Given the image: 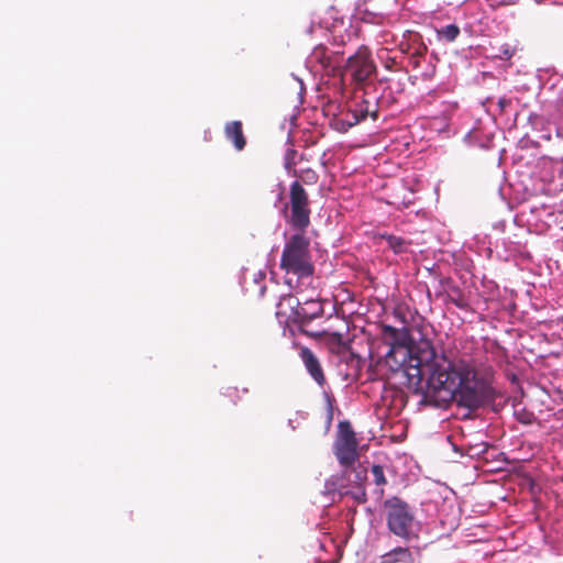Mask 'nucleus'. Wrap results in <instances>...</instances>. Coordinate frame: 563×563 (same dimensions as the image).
Wrapping results in <instances>:
<instances>
[{
	"instance_id": "20",
	"label": "nucleus",
	"mask_w": 563,
	"mask_h": 563,
	"mask_svg": "<svg viewBox=\"0 0 563 563\" xmlns=\"http://www.w3.org/2000/svg\"><path fill=\"white\" fill-rule=\"evenodd\" d=\"M355 110L357 111L358 118H361L362 121L365 120L368 115H371L374 120L377 119V112L376 111H371L369 110V104L365 100H363L362 102L357 103L355 106Z\"/></svg>"
},
{
	"instance_id": "6",
	"label": "nucleus",
	"mask_w": 563,
	"mask_h": 563,
	"mask_svg": "<svg viewBox=\"0 0 563 563\" xmlns=\"http://www.w3.org/2000/svg\"><path fill=\"white\" fill-rule=\"evenodd\" d=\"M375 70L376 66L371 57V51L366 46L358 47L355 54L347 58L344 66V71L357 85L366 82Z\"/></svg>"
},
{
	"instance_id": "7",
	"label": "nucleus",
	"mask_w": 563,
	"mask_h": 563,
	"mask_svg": "<svg viewBox=\"0 0 563 563\" xmlns=\"http://www.w3.org/2000/svg\"><path fill=\"white\" fill-rule=\"evenodd\" d=\"M300 302L294 295L283 296L276 306V317L285 322H299Z\"/></svg>"
},
{
	"instance_id": "15",
	"label": "nucleus",
	"mask_w": 563,
	"mask_h": 563,
	"mask_svg": "<svg viewBox=\"0 0 563 563\" xmlns=\"http://www.w3.org/2000/svg\"><path fill=\"white\" fill-rule=\"evenodd\" d=\"M438 35L446 42H454L460 35V27L456 24H449L438 30Z\"/></svg>"
},
{
	"instance_id": "13",
	"label": "nucleus",
	"mask_w": 563,
	"mask_h": 563,
	"mask_svg": "<svg viewBox=\"0 0 563 563\" xmlns=\"http://www.w3.org/2000/svg\"><path fill=\"white\" fill-rule=\"evenodd\" d=\"M380 239L386 241L387 246L395 253V254H401L408 251L409 246L411 245L410 241H407L406 239L401 236H396L393 234H382Z\"/></svg>"
},
{
	"instance_id": "16",
	"label": "nucleus",
	"mask_w": 563,
	"mask_h": 563,
	"mask_svg": "<svg viewBox=\"0 0 563 563\" xmlns=\"http://www.w3.org/2000/svg\"><path fill=\"white\" fill-rule=\"evenodd\" d=\"M297 156L298 152L294 148H288L285 154L284 167L292 176H297V169L295 168L298 163Z\"/></svg>"
},
{
	"instance_id": "25",
	"label": "nucleus",
	"mask_w": 563,
	"mask_h": 563,
	"mask_svg": "<svg viewBox=\"0 0 563 563\" xmlns=\"http://www.w3.org/2000/svg\"><path fill=\"white\" fill-rule=\"evenodd\" d=\"M500 111H505V109L510 104V99L506 98V97H501L498 99V102H497Z\"/></svg>"
},
{
	"instance_id": "23",
	"label": "nucleus",
	"mask_w": 563,
	"mask_h": 563,
	"mask_svg": "<svg viewBox=\"0 0 563 563\" xmlns=\"http://www.w3.org/2000/svg\"><path fill=\"white\" fill-rule=\"evenodd\" d=\"M426 51H427V47L422 46L419 49H417L416 53L412 54V56H411V65L415 68H418L420 66V58L423 56Z\"/></svg>"
},
{
	"instance_id": "22",
	"label": "nucleus",
	"mask_w": 563,
	"mask_h": 563,
	"mask_svg": "<svg viewBox=\"0 0 563 563\" xmlns=\"http://www.w3.org/2000/svg\"><path fill=\"white\" fill-rule=\"evenodd\" d=\"M362 120L361 118H358V113L357 111L354 109H351L349 110V113H347V119H346V123L347 125L351 128V126H354L356 125L357 123H360Z\"/></svg>"
},
{
	"instance_id": "26",
	"label": "nucleus",
	"mask_w": 563,
	"mask_h": 563,
	"mask_svg": "<svg viewBox=\"0 0 563 563\" xmlns=\"http://www.w3.org/2000/svg\"><path fill=\"white\" fill-rule=\"evenodd\" d=\"M224 395L228 396V397L233 398V397H235L238 395V388L236 387H228L225 389Z\"/></svg>"
},
{
	"instance_id": "27",
	"label": "nucleus",
	"mask_w": 563,
	"mask_h": 563,
	"mask_svg": "<svg viewBox=\"0 0 563 563\" xmlns=\"http://www.w3.org/2000/svg\"><path fill=\"white\" fill-rule=\"evenodd\" d=\"M390 67H391V63H387L386 68H390Z\"/></svg>"
},
{
	"instance_id": "17",
	"label": "nucleus",
	"mask_w": 563,
	"mask_h": 563,
	"mask_svg": "<svg viewBox=\"0 0 563 563\" xmlns=\"http://www.w3.org/2000/svg\"><path fill=\"white\" fill-rule=\"evenodd\" d=\"M296 177L301 180V184L306 185H314L319 178L318 174L311 168L302 169L300 172L297 170Z\"/></svg>"
},
{
	"instance_id": "18",
	"label": "nucleus",
	"mask_w": 563,
	"mask_h": 563,
	"mask_svg": "<svg viewBox=\"0 0 563 563\" xmlns=\"http://www.w3.org/2000/svg\"><path fill=\"white\" fill-rule=\"evenodd\" d=\"M516 52V48L508 43H503L497 47L494 57L499 59H510Z\"/></svg>"
},
{
	"instance_id": "10",
	"label": "nucleus",
	"mask_w": 563,
	"mask_h": 563,
	"mask_svg": "<svg viewBox=\"0 0 563 563\" xmlns=\"http://www.w3.org/2000/svg\"><path fill=\"white\" fill-rule=\"evenodd\" d=\"M380 559V563H417L413 552L408 547H396Z\"/></svg>"
},
{
	"instance_id": "9",
	"label": "nucleus",
	"mask_w": 563,
	"mask_h": 563,
	"mask_svg": "<svg viewBox=\"0 0 563 563\" xmlns=\"http://www.w3.org/2000/svg\"><path fill=\"white\" fill-rule=\"evenodd\" d=\"M339 53H333L324 45H317L310 54V63L320 65L322 70H334L340 64Z\"/></svg>"
},
{
	"instance_id": "8",
	"label": "nucleus",
	"mask_w": 563,
	"mask_h": 563,
	"mask_svg": "<svg viewBox=\"0 0 563 563\" xmlns=\"http://www.w3.org/2000/svg\"><path fill=\"white\" fill-rule=\"evenodd\" d=\"M300 358L307 369V372L310 374L312 379L320 386L323 387L325 384V376L322 369V366L318 360V357L314 355V353L306 346H302L299 352Z\"/></svg>"
},
{
	"instance_id": "1",
	"label": "nucleus",
	"mask_w": 563,
	"mask_h": 563,
	"mask_svg": "<svg viewBox=\"0 0 563 563\" xmlns=\"http://www.w3.org/2000/svg\"><path fill=\"white\" fill-rule=\"evenodd\" d=\"M394 356L409 380L420 384L426 377L421 405L445 408L451 401L475 410L494 398V389L486 376L465 360L438 356L430 341L417 344L393 345Z\"/></svg>"
},
{
	"instance_id": "5",
	"label": "nucleus",
	"mask_w": 563,
	"mask_h": 563,
	"mask_svg": "<svg viewBox=\"0 0 563 563\" xmlns=\"http://www.w3.org/2000/svg\"><path fill=\"white\" fill-rule=\"evenodd\" d=\"M357 440L350 422L339 423V437L334 443V454L343 466H351L358 457Z\"/></svg>"
},
{
	"instance_id": "3",
	"label": "nucleus",
	"mask_w": 563,
	"mask_h": 563,
	"mask_svg": "<svg viewBox=\"0 0 563 563\" xmlns=\"http://www.w3.org/2000/svg\"><path fill=\"white\" fill-rule=\"evenodd\" d=\"M384 512L387 528L393 534L405 541L419 539L420 525L408 503L396 496L390 497L384 501Z\"/></svg>"
},
{
	"instance_id": "4",
	"label": "nucleus",
	"mask_w": 563,
	"mask_h": 563,
	"mask_svg": "<svg viewBox=\"0 0 563 563\" xmlns=\"http://www.w3.org/2000/svg\"><path fill=\"white\" fill-rule=\"evenodd\" d=\"M290 213L286 217L291 228L298 231H306L310 225V200L308 192L299 180H295L289 187V202L285 206Z\"/></svg>"
},
{
	"instance_id": "19",
	"label": "nucleus",
	"mask_w": 563,
	"mask_h": 563,
	"mask_svg": "<svg viewBox=\"0 0 563 563\" xmlns=\"http://www.w3.org/2000/svg\"><path fill=\"white\" fill-rule=\"evenodd\" d=\"M366 478V472H355V482L360 484L358 492L354 495V498L358 503H365L366 501V493L364 487L362 486L363 481Z\"/></svg>"
},
{
	"instance_id": "24",
	"label": "nucleus",
	"mask_w": 563,
	"mask_h": 563,
	"mask_svg": "<svg viewBox=\"0 0 563 563\" xmlns=\"http://www.w3.org/2000/svg\"><path fill=\"white\" fill-rule=\"evenodd\" d=\"M383 333L385 336L390 338L394 341L398 340V330L391 325H384Z\"/></svg>"
},
{
	"instance_id": "21",
	"label": "nucleus",
	"mask_w": 563,
	"mask_h": 563,
	"mask_svg": "<svg viewBox=\"0 0 563 563\" xmlns=\"http://www.w3.org/2000/svg\"><path fill=\"white\" fill-rule=\"evenodd\" d=\"M372 475H373V478H374V483L377 485V486H384L387 484V479L385 477V474H384V470L380 465H374L372 467Z\"/></svg>"
},
{
	"instance_id": "2",
	"label": "nucleus",
	"mask_w": 563,
	"mask_h": 563,
	"mask_svg": "<svg viewBox=\"0 0 563 563\" xmlns=\"http://www.w3.org/2000/svg\"><path fill=\"white\" fill-rule=\"evenodd\" d=\"M279 267L286 274H292L298 278H307L313 275L314 266L310 252V240L305 231L292 234L285 242Z\"/></svg>"
},
{
	"instance_id": "28",
	"label": "nucleus",
	"mask_w": 563,
	"mask_h": 563,
	"mask_svg": "<svg viewBox=\"0 0 563 563\" xmlns=\"http://www.w3.org/2000/svg\"><path fill=\"white\" fill-rule=\"evenodd\" d=\"M383 494H384V489H383V488H380V490H379V495H380V496H383Z\"/></svg>"
},
{
	"instance_id": "14",
	"label": "nucleus",
	"mask_w": 563,
	"mask_h": 563,
	"mask_svg": "<svg viewBox=\"0 0 563 563\" xmlns=\"http://www.w3.org/2000/svg\"><path fill=\"white\" fill-rule=\"evenodd\" d=\"M446 300L460 309H468V300L459 286H451L446 294Z\"/></svg>"
},
{
	"instance_id": "11",
	"label": "nucleus",
	"mask_w": 563,
	"mask_h": 563,
	"mask_svg": "<svg viewBox=\"0 0 563 563\" xmlns=\"http://www.w3.org/2000/svg\"><path fill=\"white\" fill-rule=\"evenodd\" d=\"M299 322L301 324L309 323L312 320L320 318L323 314V306L319 300H307L300 303L299 308Z\"/></svg>"
},
{
	"instance_id": "12",
	"label": "nucleus",
	"mask_w": 563,
	"mask_h": 563,
	"mask_svg": "<svg viewBox=\"0 0 563 563\" xmlns=\"http://www.w3.org/2000/svg\"><path fill=\"white\" fill-rule=\"evenodd\" d=\"M224 133L230 140L236 151H242L246 145V139L243 133V125L241 121L228 122L224 126Z\"/></svg>"
}]
</instances>
